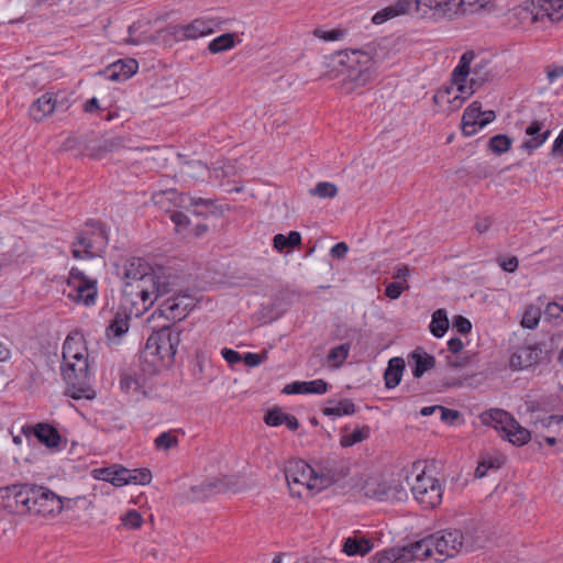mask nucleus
Returning <instances> with one entry per match:
<instances>
[{
    "mask_svg": "<svg viewBox=\"0 0 563 563\" xmlns=\"http://www.w3.org/2000/svg\"><path fill=\"white\" fill-rule=\"evenodd\" d=\"M122 300L135 317L143 314L162 296L173 291L175 282L162 268L155 271L145 260L131 257L123 265Z\"/></svg>",
    "mask_w": 563,
    "mask_h": 563,
    "instance_id": "obj_1",
    "label": "nucleus"
},
{
    "mask_svg": "<svg viewBox=\"0 0 563 563\" xmlns=\"http://www.w3.org/2000/svg\"><path fill=\"white\" fill-rule=\"evenodd\" d=\"M434 543L435 561L443 562L462 551L470 552L481 549L485 544V533L477 527L459 529H445L431 534Z\"/></svg>",
    "mask_w": 563,
    "mask_h": 563,
    "instance_id": "obj_2",
    "label": "nucleus"
},
{
    "mask_svg": "<svg viewBox=\"0 0 563 563\" xmlns=\"http://www.w3.org/2000/svg\"><path fill=\"white\" fill-rule=\"evenodd\" d=\"M180 343L179 331L164 327L152 333L141 353V360L148 365L150 373L169 366Z\"/></svg>",
    "mask_w": 563,
    "mask_h": 563,
    "instance_id": "obj_3",
    "label": "nucleus"
},
{
    "mask_svg": "<svg viewBox=\"0 0 563 563\" xmlns=\"http://www.w3.org/2000/svg\"><path fill=\"white\" fill-rule=\"evenodd\" d=\"M15 505L23 511L43 518H55L64 510L60 496L45 486L23 483L15 493Z\"/></svg>",
    "mask_w": 563,
    "mask_h": 563,
    "instance_id": "obj_4",
    "label": "nucleus"
},
{
    "mask_svg": "<svg viewBox=\"0 0 563 563\" xmlns=\"http://www.w3.org/2000/svg\"><path fill=\"white\" fill-rule=\"evenodd\" d=\"M339 63L346 67L341 87L345 93L365 87L376 77L375 60L366 52L350 49L340 53Z\"/></svg>",
    "mask_w": 563,
    "mask_h": 563,
    "instance_id": "obj_5",
    "label": "nucleus"
},
{
    "mask_svg": "<svg viewBox=\"0 0 563 563\" xmlns=\"http://www.w3.org/2000/svg\"><path fill=\"white\" fill-rule=\"evenodd\" d=\"M62 375L67 384L68 395L76 400L93 399L95 390L89 384V364L88 360L63 362Z\"/></svg>",
    "mask_w": 563,
    "mask_h": 563,
    "instance_id": "obj_6",
    "label": "nucleus"
},
{
    "mask_svg": "<svg viewBox=\"0 0 563 563\" xmlns=\"http://www.w3.org/2000/svg\"><path fill=\"white\" fill-rule=\"evenodd\" d=\"M431 536H428L405 547L377 553L375 559L377 563H408L413 560H424L435 554Z\"/></svg>",
    "mask_w": 563,
    "mask_h": 563,
    "instance_id": "obj_7",
    "label": "nucleus"
},
{
    "mask_svg": "<svg viewBox=\"0 0 563 563\" xmlns=\"http://www.w3.org/2000/svg\"><path fill=\"white\" fill-rule=\"evenodd\" d=\"M284 473L292 496L301 497L302 490H318L316 471L305 461H288Z\"/></svg>",
    "mask_w": 563,
    "mask_h": 563,
    "instance_id": "obj_8",
    "label": "nucleus"
},
{
    "mask_svg": "<svg viewBox=\"0 0 563 563\" xmlns=\"http://www.w3.org/2000/svg\"><path fill=\"white\" fill-rule=\"evenodd\" d=\"M108 245V235L106 229L98 224L92 225L90 230L79 233L73 243L71 253L77 260L92 258L104 252Z\"/></svg>",
    "mask_w": 563,
    "mask_h": 563,
    "instance_id": "obj_9",
    "label": "nucleus"
},
{
    "mask_svg": "<svg viewBox=\"0 0 563 563\" xmlns=\"http://www.w3.org/2000/svg\"><path fill=\"white\" fill-rule=\"evenodd\" d=\"M64 294L76 303H82L87 307L92 306L96 303L98 295L97 280L87 277L81 271L73 267Z\"/></svg>",
    "mask_w": 563,
    "mask_h": 563,
    "instance_id": "obj_10",
    "label": "nucleus"
},
{
    "mask_svg": "<svg viewBox=\"0 0 563 563\" xmlns=\"http://www.w3.org/2000/svg\"><path fill=\"white\" fill-rule=\"evenodd\" d=\"M415 499L424 509H433L442 501L443 489L437 477L427 471H422L411 485Z\"/></svg>",
    "mask_w": 563,
    "mask_h": 563,
    "instance_id": "obj_11",
    "label": "nucleus"
},
{
    "mask_svg": "<svg viewBox=\"0 0 563 563\" xmlns=\"http://www.w3.org/2000/svg\"><path fill=\"white\" fill-rule=\"evenodd\" d=\"M360 492L367 498H373L379 501L383 500H400L406 496L405 489L401 485H389L379 476H368L361 479L358 483Z\"/></svg>",
    "mask_w": 563,
    "mask_h": 563,
    "instance_id": "obj_12",
    "label": "nucleus"
},
{
    "mask_svg": "<svg viewBox=\"0 0 563 563\" xmlns=\"http://www.w3.org/2000/svg\"><path fill=\"white\" fill-rule=\"evenodd\" d=\"M70 106L68 98L59 92H46L37 98L30 107V115L35 122H41L55 111H66Z\"/></svg>",
    "mask_w": 563,
    "mask_h": 563,
    "instance_id": "obj_13",
    "label": "nucleus"
},
{
    "mask_svg": "<svg viewBox=\"0 0 563 563\" xmlns=\"http://www.w3.org/2000/svg\"><path fill=\"white\" fill-rule=\"evenodd\" d=\"M214 22L210 19H196L188 24L168 25L164 31L176 41L197 40L214 31Z\"/></svg>",
    "mask_w": 563,
    "mask_h": 563,
    "instance_id": "obj_14",
    "label": "nucleus"
},
{
    "mask_svg": "<svg viewBox=\"0 0 563 563\" xmlns=\"http://www.w3.org/2000/svg\"><path fill=\"white\" fill-rule=\"evenodd\" d=\"M496 114L493 110L482 111V104L478 101L472 102L464 111L462 117V132L466 136L477 133L478 129L486 126L494 121Z\"/></svg>",
    "mask_w": 563,
    "mask_h": 563,
    "instance_id": "obj_15",
    "label": "nucleus"
},
{
    "mask_svg": "<svg viewBox=\"0 0 563 563\" xmlns=\"http://www.w3.org/2000/svg\"><path fill=\"white\" fill-rule=\"evenodd\" d=\"M413 12L424 18L429 12L434 19L453 20L456 18L455 1L453 0H412Z\"/></svg>",
    "mask_w": 563,
    "mask_h": 563,
    "instance_id": "obj_16",
    "label": "nucleus"
},
{
    "mask_svg": "<svg viewBox=\"0 0 563 563\" xmlns=\"http://www.w3.org/2000/svg\"><path fill=\"white\" fill-rule=\"evenodd\" d=\"M542 355V349L538 344L519 346L510 356V367L515 371L536 365Z\"/></svg>",
    "mask_w": 563,
    "mask_h": 563,
    "instance_id": "obj_17",
    "label": "nucleus"
},
{
    "mask_svg": "<svg viewBox=\"0 0 563 563\" xmlns=\"http://www.w3.org/2000/svg\"><path fill=\"white\" fill-rule=\"evenodd\" d=\"M191 298L186 295H178L166 299L162 305V312L169 319L181 320L191 309Z\"/></svg>",
    "mask_w": 563,
    "mask_h": 563,
    "instance_id": "obj_18",
    "label": "nucleus"
},
{
    "mask_svg": "<svg viewBox=\"0 0 563 563\" xmlns=\"http://www.w3.org/2000/svg\"><path fill=\"white\" fill-rule=\"evenodd\" d=\"M152 201L161 210L173 213L176 208L185 206V195L177 189L159 190L152 195Z\"/></svg>",
    "mask_w": 563,
    "mask_h": 563,
    "instance_id": "obj_19",
    "label": "nucleus"
},
{
    "mask_svg": "<svg viewBox=\"0 0 563 563\" xmlns=\"http://www.w3.org/2000/svg\"><path fill=\"white\" fill-rule=\"evenodd\" d=\"M412 13H415L412 0H397L395 3L376 12L372 18V22L374 24H382L393 18Z\"/></svg>",
    "mask_w": 563,
    "mask_h": 563,
    "instance_id": "obj_20",
    "label": "nucleus"
},
{
    "mask_svg": "<svg viewBox=\"0 0 563 563\" xmlns=\"http://www.w3.org/2000/svg\"><path fill=\"white\" fill-rule=\"evenodd\" d=\"M88 360V351L82 336L67 335L63 344V362L77 361L78 358Z\"/></svg>",
    "mask_w": 563,
    "mask_h": 563,
    "instance_id": "obj_21",
    "label": "nucleus"
},
{
    "mask_svg": "<svg viewBox=\"0 0 563 563\" xmlns=\"http://www.w3.org/2000/svg\"><path fill=\"white\" fill-rule=\"evenodd\" d=\"M510 16L517 24L530 25L543 19L545 15H542V11H540L539 5L537 8L533 2H526L522 5L514 8Z\"/></svg>",
    "mask_w": 563,
    "mask_h": 563,
    "instance_id": "obj_22",
    "label": "nucleus"
},
{
    "mask_svg": "<svg viewBox=\"0 0 563 563\" xmlns=\"http://www.w3.org/2000/svg\"><path fill=\"white\" fill-rule=\"evenodd\" d=\"M408 363L412 368V375L420 378L426 372L435 366V358L422 349H417L410 354Z\"/></svg>",
    "mask_w": 563,
    "mask_h": 563,
    "instance_id": "obj_23",
    "label": "nucleus"
},
{
    "mask_svg": "<svg viewBox=\"0 0 563 563\" xmlns=\"http://www.w3.org/2000/svg\"><path fill=\"white\" fill-rule=\"evenodd\" d=\"M123 311H118L106 329L107 336L109 339L121 338L129 331L130 317L133 314L130 312V306H126L122 300Z\"/></svg>",
    "mask_w": 563,
    "mask_h": 563,
    "instance_id": "obj_24",
    "label": "nucleus"
},
{
    "mask_svg": "<svg viewBox=\"0 0 563 563\" xmlns=\"http://www.w3.org/2000/svg\"><path fill=\"white\" fill-rule=\"evenodd\" d=\"M328 391V383L323 379H314L310 382H294L284 387L283 393L291 394H317L323 395Z\"/></svg>",
    "mask_w": 563,
    "mask_h": 563,
    "instance_id": "obj_25",
    "label": "nucleus"
},
{
    "mask_svg": "<svg viewBox=\"0 0 563 563\" xmlns=\"http://www.w3.org/2000/svg\"><path fill=\"white\" fill-rule=\"evenodd\" d=\"M479 418L483 424L495 428L497 431L501 432V434L509 428L514 419L510 413L498 408L483 412Z\"/></svg>",
    "mask_w": 563,
    "mask_h": 563,
    "instance_id": "obj_26",
    "label": "nucleus"
},
{
    "mask_svg": "<svg viewBox=\"0 0 563 563\" xmlns=\"http://www.w3.org/2000/svg\"><path fill=\"white\" fill-rule=\"evenodd\" d=\"M347 475L345 467L336 464L327 465L320 473H316L318 490L329 487Z\"/></svg>",
    "mask_w": 563,
    "mask_h": 563,
    "instance_id": "obj_27",
    "label": "nucleus"
},
{
    "mask_svg": "<svg viewBox=\"0 0 563 563\" xmlns=\"http://www.w3.org/2000/svg\"><path fill=\"white\" fill-rule=\"evenodd\" d=\"M542 129L543 122L538 120L531 122L530 125L526 129V134L529 135L530 139L522 143V147L530 151L540 147L551 134L550 130L541 132Z\"/></svg>",
    "mask_w": 563,
    "mask_h": 563,
    "instance_id": "obj_28",
    "label": "nucleus"
},
{
    "mask_svg": "<svg viewBox=\"0 0 563 563\" xmlns=\"http://www.w3.org/2000/svg\"><path fill=\"white\" fill-rule=\"evenodd\" d=\"M264 421L271 427L286 424L291 431H296L299 428L298 419L294 415L283 412L279 408L268 410L264 417Z\"/></svg>",
    "mask_w": 563,
    "mask_h": 563,
    "instance_id": "obj_29",
    "label": "nucleus"
},
{
    "mask_svg": "<svg viewBox=\"0 0 563 563\" xmlns=\"http://www.w3.org/2000/svg\"><path fill=\"white\" fill-rule=\"evenodd\" d=\"M34 435L47 448H57L62 440L57 429L48 423H37L34 428Z\"/></svg>",
    "mask_w": 563,
    "mask_h": 563,
    "instance_id": "obj_30",
    "label": "nucleus"
},
{
    "mask_svg": "<svg viewBox=\"0 0 563 563\" xmlns=\"http://www.w3.org/2000/svg\"><path fill=\"white\" fill-rule=\"evenodd\" d=\"M355 412V405L350 399H341L334 400L330 399L327 401L325 406L322 408V413L324 416L331 417H341V416H350Z\"/></svg>",
    "mask_w": 563,
    "mask_h": 563,
    "instance_id": "obj_31",
    "label": "nucleus"
},
{
    "mask_svg": "<svg viewBox=\"0 0 563 563\" xmlns=\"http://www.w3.org/2000/svg\"><path fill=\"white\" fill-rule=\"evenodd\" d=\"M404 369L405 361L401 357H393L389 360L384 374L385 385L387 388H395L399 385Z\"/></svg>",
    "mask_w": 563,
    "mask_h": 563,
    "instance_id": "obj_32",
    "label": "nucleus"
},
{
    "mask_svg": "<svg viewBox=\"0 0 563 563\" xmlns=\"http://www.w3.org/2000/svg\"><path fill=\"white\" fill-rule=\"evenodd\" d=\"M136 60L131 59L128 63L119 60L107 70V76L111 80H126L136 73Z\"/></svg>",
    "mask_w": 563,
    "mask_h": 563,
    "instance_id": "obj_33",
    "label": "nucleus"
},
{
    "mask_svg": "<svg viewBox=\"0 0 563 563\" xmlns=\"http://www.w3.org/2000/svg\"><path fill=\"white\" fill-rule=\"evenodd\" d=\"M372 548H373V544L368 539H366V538L357 539V538L350 537L344 541L342 551L349 556H354V555L364 556L365 554L371 552Z\"/></svg>",
    "mask_w": 563,
    "mask_h": 563,
    "instance_id": "obj_34",
    "label": "nucleus"
},
{
    "mask_svg": "<svg viewBox=\"0 0 563 563\" xmlns=\"http://www.w3.org/2000/svg\"><path fill=\"white\" fill-rule=\"evenodd\" d=\"M501 437L516 445H523L529 442L531 438L529 430L521 427L515 419L511 420L509 428L506 429Z\"/></svg>",
    "mask_w": 563,
    "mask_h": 563,
    "instance_id": "obj_35",
    "label": "nucleus"
},
{
    "mask_svg": "<svg viewBox=\"0 0 563 563\" xmlns=\"http://www.w3.org/2000/svg\"><path fill=\"white\" fill-rule=\"evenodd\" d=\"M435 103H449V110L455 111L462 107L465 101L463 96L455 93L454 87H448L445 89L439 90L434 97Z\"/></svg>",
    "mask_w": 563,
    "mask_h": 563,
    "instance_id": "obj_36",
    "label": "nucleus"
},
{
    "mask_svg": "<svg viewBox=\"0 0 563 563\" xmlns=\"http://www.w3.org/2000/svg\"><path fill=\"white\" fill-rule=\"evenodd\" d=\"M474 57L475 54L472 51H467L461 56L459 65L452 73V82L466 81L467 76L472 74L471 63Z\"/></svg>",
    "mask_w": 563,
    "mask_h": 563,
    "instance_id": "obj_37",
    "label": "nucleus"
},
{
    "mask_svg": "<svg viewBox=\"0 0 563 563\" xmlns=\"http://www.w3.org/2000/svg\"><path fill=\"white\" fill-rule=\"evenodd\" d=\"M540 11L552 22L563 20V0H539Z\"/></svg>",
    "mask_w": 563,
    "mask_h": 563,
    "instance_id": "obj_38",
    "label": "nucleus"
},
{
    "mask_svg": "<svg viewBox=\"0 0 563 563\" xmlns=\"http://www.w3.org/2000/svg\"><path fill=\"white\" fill-rule=\"evenodd\" d=\"M449 325V318L444 309H438L432 313V319L429 328L430 332L435 338H442L448 331Z\"/></svg>",
    "mask_w": 563,
    "mask_h": 563,
    "instance_id": "obj_39",
    "label": "nucleus"
},
{
    "mask_svg": "<svg viewBox=\"0 0 563 563\" xmlns=\"http://www.w3.org/2000/svg\"><path fill=\"white\" fill-rule=\"evenodd\" d=\"M301 244V234L297 231H290L288 235L276 234L273 239L274 247L282 252L285 249H294Z\"/></svg>",
    "mask_w": 563,
    "mask_h": 563,
    "instance_id": "obj_40",
    "label": "nucleus"
},
{
    "mask_svg": "<svg viewBox=\"0 0 563 563\" xmlns=\"http://www.w3.org/2000/svg\"><path fill=\"white\" fill-rule=\"evenodd\" d=\"M235 46V34L233 33H224L216 38H213L209 45L208 49L212 54L222 53L229 51Z\"/></svg>",
    "mask_w": 563,
    "mask_h": 563,
    "instance_id": "obj_41",
    "label": "nucleus"
},
{
    "mask_svg": "<svg viewBox=\"0 0 563 563\" xmlns=\"http://www.w3.org/2000/svg\"><path fill=\"white\" fill-rule=\"evenodd\" d=\"M371 429L368 426L355 428L353 432L349 434H342L340 444L342 448H350L356 443H360L369 438Z\"/></svg>",
    "mask_w": 563,
    "mask_h": 563,
    "instance_id": "obj_42",
    "label": "nucleus"
},
{
    "mask_svg": "<svg viewBox=\"0 0 563 563\" xmlns=\"http://www.w3.org/2000/svg\"><path fill=\"white\" fill-rule=\"evenodd\" d=\"M123 146L121 137H112L102 141L97 147L91 150L90 156L92 158H102L106 154L118 151Z\"/></svg>",
    "mask_w": 563,
    "mask_h": 563,
    "instance_id": "obj_43",
    "label": "nucleus"
},
{
    "mask_svg": "<svg viewBox=\"0 0 563 563\" xmlns=\"http://www.w3.org/2000/svg\"><path fill=\"white\" fill-rule=\"evenodd\" d=\"M472 77L470 79L472 87H481L484 82L492 78L490 71L487 69V63L475 64L472 68Z\"/></svg>",
    "mask_w": 563,
    "mask_h": 563,
    "instance_id": "obj_44",
    "label": "nucleus"
},
{
    "mask_svg": "<svg viewBox=\"0 0 563 563\" xmlns=\"http://www.w3.org/2000/svg\"><path fill=\"white\" fill-rule=\"evenodd\" d=\"M227 486L221 479H212L201 483L199 486L192 487L194 492L201 493L205 497L225 492Z\"/></svg>",
    "mask_w": 563,
    "mask_h": 563,
    "instance_id": "obj_45",
    "label": "nucleus"
},
{
    "mask_svg": "<svg viewBox=\"0 0 563 563\" xmlns=\"http://www.w3.org/2000/svg\"><path fill=\"white\" fill-rule=\"evenodd\" d=\"M541 318V309L540 307L530 305L526 308L521 325L527 329H536L539 324Z\"/></svg>",
    "mask_w": 563,
    "mask_h": 563,
    "instance_id": "obj_46",
    "label": "nucleus"
},
{
    "mask_svg": "<svg viewBox=\"0 0 563 563\" xmlns=\"http://www.w3.org/2000/svg\"><path fill=\"white\" fill-rule=\"evenodd\" d=\"M311 196L319 198H334L338 195V187L328 181L318 183L313 188L309 190Z\"/></svg>",
    "mask_w": 563,
    "mask_h": 563,
    "instance_id": "obj_47",
    "label": "nucleus"
},
{
    "mask_svg": "<svg viewBox=\"0 0 563 563\" xmlns=\"http://www.w3.org/2000/svg\"><path fill=\"white\" fill-rule=\"evenodd\" d=\"M126 476L129 479V484H134V485H146V484H150L152 481V473L148 468H135V470L128 468Z\"/></svg>",
    "mask_w": 563,
    "mask_h": 563,
    "instance_id": "obj_48",
    "label": "nucleus"
},
{
    "mask_svg": "<svg viewBox=\"0 0 563 563\" xmlns=\"http://www.w3.org/2000/svg\"><path fill=\"white\" fill-rule=\"evenodd\" d=\"M511 146V140L504 134H498L489 140V148L496 154L506 153Z\"/></svg>",
    "mask_w": 563,
    "mask_h": 563,
    "instance_id": "obj_49",
    "label": "nucleus"
},
{
    "mask_svg": "<svg viewBox=\"0 0 563 563\" xmlns=\"http://www.w3.org/2000/svg\"><path fill=\"white\" fill-rule=\"evenodd\" d=\"M349 351V344H341L335 346L329 352L328 361L331 362L334 366H340L346 360Z\"/></svg>",
    "mask_w": 563,
    "mask_h": 563,
    "instance_id": "obj_50",
    "label": "nucleus"
},
{
    "mask_svg": "<svg viewBox=\"0 0 563 563\" xmlns=\"http://www.w3.org/2000/svg\"><path fill=\"white\" fill-rule=\"evenodd\" d=\"M186 208L192 207L194 213L197 216L202 214V211L199 209L200 207H203L205 209H209L213 207V201L211 199H203V198H194L185 195V206Z\"/></svg>",
    "mask_w": 563,
    "mask_h": 563,
    "instance_id": "obj_51",
    "label": "nucleus"
},
{
    "mask_svg": "<svg viewBox=\"0 0 563 563\" xmlns=\"http://www.w3.org/2000/svg\"><path fill=\"white\" fill-rule=\"evenodd\" d=\"M178 444V439L170 431L161 433L155 439V445L159 450H169Z\"/></svg>",
    "mask_w": 563,
    "mask_h": 563,
    "instance_id": "obj_52",
    "label": "nucleus"
},
{
    "mask_svg": "<svg viewBox=\"0 0 563 563\" xmlns=\"http://www.w3.org/2000/svg\"><path fill=\"white\" fill-rule=\"evenodd\" d=\"M313 35L323 41L333 42V41H339V40L343 38V36L345 35V31L342 29H333L330 31H323L321 29H316L313 31Z\"/></svg>",
    "mask_w": 563,
    "mask_h": 563,
    "instance_id": "obj_53",
    "label": "nucleus"
},
{
    "mask_svg": "<svg viewBox=\"0 0 563 563\" xmlns=\"http://www.w3.org/2000/svg\"><path fill=\"white\" fill-rule=\"evenodd\" d=\"M126 475L128 468L120 465H114L113 477H111L112 485L117 487L129 485V479Z\"/></svg>",
    "mask_w": 563,
    "mask_h": 563,
    "instance_id": "obj_54",
    "label": "nucleus"
},
{
    "mask_svg": "<svg viewBox=\"0 0 563 563\" xmlns=\"http://www.w3.org/2000/svg\"><path fill=\"white\" fill-rule=\"evenodd\" d=\"M122 522L130 529H136L142 525V517L136 510H130L122 518Z\"/></svg>",
    "mask_w": 563,
    "mask_h": 563,
    "instance_id": "obj_55",
    "label": "nucleus"
},
{
    "mask_svg": "<svg viewBox=\"0 0 563 563\" xmlns=\"http://www.w3.org/2000/svg\"><path fill=\"white\" fill-rule=\"evenodd\" d=\"M409 286L406 284L405 286L399 282L390 283L385 288V295L390 299H398L405 289H408Z\"/></svg>",
    "mask_w": 563,
    "mask_h": 563,
    "instance_id": "obj_56",
    "label": "nucleus"
},
{
    "mask_svg": "<svg viewBox=\"0 0 563 563\" xmlns=\"http://www.w3.org/2000/svg\"><path fill=\"white\" fill-rule=\"evenodd\" d=\"M453 328L461 334H467L472 330V323L463 316H455L453 319Z\"/></svg>",
    "mask_w": 563,
    "mask_h": 563,
    "instance_id": "obj_57",
    "label": "nucleus"
},
{
    "mask_svg": "<svg viewBox=\"0 0 563 563\" xmlns=\"http://www.w3.org/2000/svg\"><path fill=\"white\" fill-rule=\"evenodd\" d=\"M477 2L478 0H460L459 2H455L456 16L473 13L475 11L474 7Z\"/></svg>",
    "mask_w": 563,
    "mask_h": 563,
    "instance_id": "obj_58",
    "label": "nucleus"
},
{
    "mask_svg": "<svg viewBox=\"0 0 563 563\" xmlns=\"http://www.w3.org/2000/svg\"><path fill=\"white\" fill-rule=\"evenodd\" d=\"M121 389L125 393H135L140 389L139 380L132 376H124L120 382Z\"/></svg>",
    "mask_w": 563,
    "mask_h": 563,
    "instance_id": "obj_59",
    "label": "nucleus"
},
{
    "mask_svg": "<svg viewBox=\"0 0 563 563\" xmlns=\"http://www.w3.org/2000/svg\"><path fill=\"white\" fill-rule=\"evenodd\" d=\"M452 87H454L455 93L463 96L465 100L477 89L476 87H472L471 82L470 85H466V81L453 82Z\"/></svg>",
    "mask_w": 563,
    "mask_h": 563,
    "instance_id": "obj_60",
    "label": "nucleus"
},
{
    "mask_svg": "<svg viewBox=\"0 0 563 563\" xmlns=\"http://www.w3.org/2000/svg\"><path fill=\"white\" fill-rule=\"evenodd\" d=\"M114 466L101 467L92 471V476L96 479L106 481L112 484L111 477H113Z\"/></svg>",
    "mask_w": 563,
    "mask_h": 563,
    "instance_id": "obj_61",
    "label": "nucleus"
},
{
    "mask_svg": "<svg viewBox=\"0 0 563 563\" xmlns=\"http://www.w3.org/2000/svg\"><path fill=\"white\" fill-rule=\"evenodd\" d=\"M265 358H266V354L261 355L257 353H246V354H244V356H242L244 364L250 367H255V366L261 365Z\"/></svg>",
    "mask_w": 563,
    "mask_h": 563,
    "instance_id": "obj_62",
    "label": "nucleus"
},
{
    "mask_svg": "<svg viewBox=\"0 0 563 563\" xmlns=\"http://www.w3.org/2000/svg\"><path fill=\"white\" fill-rule=\"evenodd\" d=\"M349 246L345 242H339L330 250V255L334 258L342 260L346 256Z\"/></svg>",
    "mask_w": 563,
    "mask_h": 563,
    "instance_id": "obj_63",
    "label": "nucleus"
},
{
    "mask_svg": "<svg viewBox=\"0 0 563 563\" xmlns=\"http://www.w3.org/2000/svg\"><path fill=\"white\" fill-rule=\"evenodd\" d=\"M545 316L551 319H560L563 313V307L556 302H550L544 311Z\"/></svg>",
    "mask_w": 563,
    "mask_h": 563,
    "instance_id": "obj_64",
    "label": "nucleus"
}]
</instances>
